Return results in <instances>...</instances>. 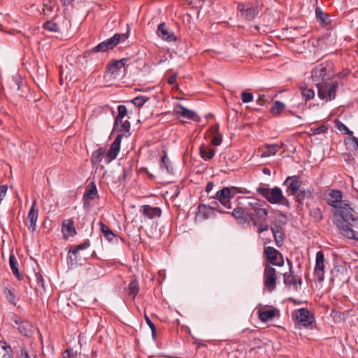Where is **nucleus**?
I'll return each instance as SVG.
<instances>
[{
	"mask_svg": "<svg viewBox=\"0 0 358 358\" xmlns=\"http://www.w3.org/2000/svg\"><path fill=\"white\" fill-rule=\"evenodd\" d=\"M343 193L338 189H331L327 197V204L333 208V223L339 233L350 239L358 241V216L348 201L342 200Z\"/></svg>",
	"mask_w": 358,
	"mask_h": 358,
	"instance_id": "nucleus-1",
	"label": "nucleus"
},
{
	"mask_svg": "<svg viewBox=\"0 0 358 358\" xmlns=\"http://www.w3.org/2000/svg\"><path fill=\"white\" fill-rule=\"evenodd\" d=\"M263 203H265V201L251 198L250 201L248 202V206H245L248 216L252 224L257 227V231L259 234L269 229V227L266 224L268 212L267 209L262 207Z\"/></svg>",
	"mask_w": 358,
	"mask_h": 358,
	"instance_id": "nucleus-2",
	"label": "nucleus"
},
{
	"mask_svg": "<svg viewBox=\"0 0 358 358\" xmlns=\"http://www.w3.org/2000/svg\"><path fill=\"white\" fill-rule=\"evenodd\" d=\"M257 192L271 204H282L288 208H290L289 200L283 196L280 187L270 188L268 184L260 183L257 187Z\"/></svg>",
	"mask_w": 358,
	"mask_h": 358,
	"instance_id": "nucleus-3",
	"label": "nucleus"
},
{
	"mask_svg": "<svg viewBox=\"0 0 358 358\" xmlns=\"http://www.w3.org/2000/svg\"><path fill=\"white\" fill-rule=\"evenodd\" d=\"M129 37V31L123 34H115L113 36L106 39V41L99 43L92 50L86 51L85 55H90L94 52H105L108 50H113L120 42L125 41Z\"/></svg>",
	"mask_w": 358,
	"mask_h": 358,
	"instance_id": "nucleus-4",
	"label": "nucleus"
},
{
	"mask_svg": "<svg viewBox=\"0 0 358 358\" xmlns=\"http://www.w3.org/2000/svg\"><path fill=\"white\" fill-rule=\"evenodd\" d=\"M90 246V240H86L84 243L76 245L73 249L69 250L68 252V266L70 268H73L78 265H81L83 262L86 261L87 257L80 253V250H83Z\"/></svg>",
	"mask_w": 358,
	"mask_h": 358,
	"instance_id": "nucleus-5",
	"label": "nucleus"
},
{
	"mask_svg": "<svg viewBox=\"0 0 358 358\" xmlns=\"http://www.w3.org/2000/svg\"><path fill=\"white\" fill-rule=\"evenodd\" d=\"M317 96L322 99L326 101H332L336 97V91L338 88V81H334L329 84L317 83Z\"/></svg>",
	"mask_w": 358,
	"mask_h": 358,
	"instance_id": "nucleus-6",
	"label": "nucleus"
},
{
	"mask_svg": "<svg viewBox=\"0 0 358 358\" xmlns=\"http://www.w3.org/2000/svg\"><path fill=\"white\" fill-rule=\"evenodd\" d=\"M238 10L241 17L247 21L253 20L257 17H260L261 8L257 4L240 3L238 6Z\"/></svg>",
	"mask_w": 358,
	"mask_h": 358,
	"instance_id": "nucleus-7",
	"label": "nucleus"
},
{
	"mask_svg": "<svg viewBox=\"0 0 358 358\" xmlns=\"http://www.w3.org/2000/svg\"><path fill=\"white\" fill-rule=\"evenodd\" d=\"M292 317L304 327H312L315 322L313 315L307 308H300L292 313Z\"/></svg>",
	"mask_w": 358,
	"mask_h": 358,
	"instance_id": "nucleus-8",
	"label": "nucleus"
},
{
	"mask_svg": "<svg viewBox=\"0 0 358 358\" xmlns=\"http://www.w3.org/2000/svg\"><path fill=\"white\" fill-rule=\"evenodd\" d=\"M276 270L269 264H266L264 271V285L269 292H273L276 287Z\"/></svg>",
	"mask_w": 358,
	"mask_h": 358,
	"instance_id": "nucleus-9",
	"label": "nucleus"
},
{
	"mask_svg": "<svg viewBox=\"0 0 358 358\" xmlns=\"http://www.w3.org/2000/svg\"><path fill=\"white\" fill-rule=\"evenodd\" d=\"M264 254L269 263L273 266H282L284 265V259L282 255L275 248L267 246L265 247Z\"/></svg>",
	"mask_w": 358,
	"mask_h": 358,
	"instance_id": "nucleus-10",
	"label": "nucleus"
},
{
	"mask_svg": "<svg viewBox=\"0 0 358 358\" xmlns=\"http://www.w3.org/2000/svg\"><path fill=\"white\" fill-rule=\"evenodd\" d=\"M124 136V134H119L111 143L110 148L105 157V162L109 164L117 157V155L120 150V144L122 139Z\"/></svg>",
	"mask_w": 358,
	"mask_h": 358,
	"instance_id": "nucleus-11",
	"label": "nucleus"
},
{
	"mask_svg": "<svg viewBox=\"0 0 358 358\" xmlns=\"http://www.w3.org/2000/svg\"><path fill=\"white\" fill-rule=\"evenodd\" d=\"M234 197V194L231 193V189L229 187H224L222 189L217 192L215 196L213 197L224 207L231 209V199Z\"/></svg>",
	"mask_w": 358,
	"mask_h": 358,
	"instance_id": "nucleus-12",
	"label": "nucleus"
},
{
	"mask_svg": "<svg viewBox=\"0 0 358 358\" xmlns=\"http://www.w3.org/2000/svg\"><path fill=\"white\" fill-rule=\"evenodd\" d=\"M324 255L322 251H318L316 253L315 266L314 269V275L317 281L322 282L324 279Z\"/></svg>",
	"mask_w": 358,
	"mask_h": 358,
	"instance_id": "nucleus-13",
	"label": "nucleus"
},
{
	"mask_svg": "<svg viewBox=\"0 0 358 358\" xmlns=\"http://www.w3.org/2000/svg\"><path fill=\"white\" fill-rule=\"evenodd\" d=\"M227 214L231 215L240 225H245L249 223L248 211L245 207L243 208L238 205L234 208L232 212L227 211Z\"/></svg>",
	"mask_w": 358,
	"mask_h": 358,
	"instance_id": "nucleus-14",
	"label": "nucleus"
},
{
	"mask_svg": "<svg viewBox=\"0 0 358 358\" xmlns=\"http://www.w3.org/2000/svg\"><path fill=\"white\" fill-rule=\"evenodd\" d=\"M173 113L176 115H180L185 119L192 120L196 122H198L200 120L199 117L194 111L187 109L181 103H177L174 108Z\"/></svg>",
	"mask_w": 358,
	"mask_h": 358,
	"instance_id": "nucleus-15",
	"label": "nucleus"
},
{
	"mask_svg": "<svg viewBox=\"0 0 358 358\" xmlns=\"http://www.w3.org/2000/svg\"><path fill=\"white\" fill-rule=\"evenodd\" d=\"M283 185L287 187V192H290L292 195L295 196L301 187V182L298 176H288L284 181Z\"/></svg>",
	"mask_w": 358,
	"mask_h": 358,
	"instance_id": "nucleus-16",
	"label": "nucleus"
},
{
	"mask_svg": "<svg viewBox=\"0 0 358 358\" xmlns=\"http://www.w3.org/2000/svg\"><path fill=\"white\" fill-rule=\"evenodd\" d=\"M311 77L316 86L317 83H326V80L329 79L328 76L327 75L326 67L322 65L315 66V69L312 70Z\"/></svg>",
	"mask_w": 358,
	"mask_h": 358,
	"instance_id": "nucleus-17",
	"label": "nucleus"
},
{
	"mask_svg": "<svg viewBox=\"0 0 358 358\" xmlns=\"http://www.w3.org/2000/svg\"><path fill=\"white\" fill-rule=\"evenodd\" d=\"M157 34L159 37L168 42L176 41V36L174 33L166 26L164 22H162L158 25Z\"/></svg>",
	"mask_w": 358,
	"mask_h": 358,
	"instance_id": "nucleus-18",
	"label": "nucleus"
},
{
	"mask_svg": "<svg viewBox=\"0 0 358 358\" xmlns=\"http://www.w3.org/2000/svg\"><path fill=\"white\" fill-rule=\"evenodd\" d=\"M129 59V58L125 57L120 60L114 59L110 61L106 66V73L111 75L117 74L120 70L127 64Z\"/></svg>",
	"mask_w": 358,
	"mask_h": 358,
	"instance_id": "nucleus-19",
	"label": "nucleus"
},
{
	"mask_svg": "<svg viewBox=\"0 0 358 358\" xmlns=\"http://www.w3.org/2000/svg\"><path fill=\"white\" fill-rule=\"evenodd\" d=\"M104 275V269L99 264L89 265L85 270V276L90 280H96Z\"/></svg>",
	"mask_w": 358,
	"mask_h": 358,
	"instance_id": "nucleus-20",
	"label": "nucleus"
},
{
	"mask_svg": "<svg viewBox=\"0 0 358 358\" xmlns=\"http://www.w3.org/2000/svg\"><path fill=\"white\" fill-rule=\"evenodd\" d=\"M38 216V208L36 206V201H34L27 215V219L30 222L29 225L28 226V229L32 232L36 229Z\"/></svg>",
	"mask_w": 358,
	"mask_h": 358,
	"instance_id": "nucleus-21",
	"label": "nucleus"
},
{
	"mask_svg": "<svg viewBox=\"0 0 358 358\" xmlns=\"http://www.w3.org/2000/svg\"><path fill=\"white\" fill-rule=\"evenodd\" d=\"M279 310L276 308H262L258 311V316L262 322H266L273 320L275 317L279 316Z\"/></svg>",
	"mask_w": 358,
	"mask_h": 358,
	"instance_id": "nucleus-22",
	"label": "nucleus"
},
{
	"mask_svg": "<svg viewBox=\"0 0 358 358\" xmlns=\"http://www.w3.org/2000/svg\"><path fill=\"white\" fill-rule=\"evenodd\" d=\"M99 225L103 236L109 243H117L118 242V236L108 226L102 222H99Z\"/></svg>",
	"mask_w": 358,
	"mask_h": 358,
	"instance_id": "nucleus-23",
	"label": "nucleus"
},
{
	"mask_svg": "<svg viewBox=\"0 0 358 358\" xmlns=\"http://www.w3.org/2000/svg\"><path fill=\"white\" fill-rule=\"evenodd\" d=\"M62 231L66 238L74 236L76 234L77 232L74 227L73 219H68L63 221Z\"/></svg>",
	"mask_w": 358,
	"mask_h": 358,
	"instance_id": "nucleus-24",
	"label": "nucleus"
},
{
	"mask_svg": "<svg viewBox=\"0 0 358 358\" xmlns=\"http://www.w3.org/2000/svg\"><path fill=\"white\" fill-rule=\"evenodd\" d=\"M142 213L145 217H147L149 219H153L161 216L162 210L159 207L143 205L142 206Z\"/></svg>",
	"mask_w": 358,
	"mask_h": 358,
	"instance_id": "nucleus-25",
	"label": "nucleus"
},
{
	"mask_svg": "<svg viewBox=\"0 0 358 358\" xmlns=\"http://www.w3.org/2000/svg\"><path fill=\"white\" fill-rule=\"evenodd\" d=\"M15 324L18 325L20 333L25 336H30L32 334V325L27 321L22 320L20 317L15 320Z\"/></svg>",
	"mask_w": 358,
	"mask_h": 358,
	"instance_id": "nucleus-26",
	"label": "nucleus"
},
{
	"mask_svg": "<svg viewBox=\"0 0 358 358\" xmlns=\"http://www.w3.org/2000/svg\"><path fill=\"white\" fill-rule=\"evenodd\" d=\"M315 15L317 21L322 26L329 25L331 22L330 16L327 13L322 11L320 7L315 8Z\"/></svg>",
	"mask_w": 358,
	"mask_h": 358,
	"instance_id": "nucleus-27",
	"label": "nucleus"
},
{
	"mask_svg": "<svg viewBox=\"0 0 358 358\" xmlns=\"http://www.w3.org/2000/svg\"><path fill=\"white\" fill-rule=\"evenodd\" d=\"M264 148L266 150L263 151L260 155L262 158L275 155L281 146H279L278 144H265Z\"/></svg>",
	"mask_w": 358,
	"mask_h": 358,
	"instance_id": "nucleus-28",
	"label": "nucleus"
},
{
	"mask_svg": "<svg viewBox=\"0 0 358 358\" xmlns=\"http://www.w3.org/2000/svg\"><path fill=\"white\" fill-rule=\"evenodd\" d=\"M215 150L212 148H209L204 145H202L199 148V155L204 160H208L213 158L215 156Z\"/></svg>",
	"mask_w": 358,
	"mask_h": 358,
	"instance_id": "nucleus-29",
	"label": "nucleus"
},
{
	"mask_svg": "<svg viewBox=\"0 0 358 358\" xmlns=\"http://www.w3.org/2000/svg\"><path fill=\"white\" fill-rule=\"evenodd\" d=\"M83 197H87L88 199L93 200L98 197V191L94 182H90L85 189V192Z\"/></svg>",
	"mask_w": 358,
	"mask_h": 358,
	"instance_id": "nucleus-30",
	"label": "nucleus"
},
{
	"mask_svg": "<svg viewBox=\"0 0 358 358\" xmlns=\"http://www.w3.org/2000/svg\"><path fill=\"white\" fill-rule=\"evenodd\" d=\"M9 264L13 275L19 280H22L23 277L18 270V262L17 259L13 255L9 257Z\"/></svg>",
	"mask_w": 358,
	"mask_h": 358,
	"instance_id": "nucleus-31",
	"label": "nucleus"
},
{
	"mask_svg": "<svg viewBox=\"0 0 358 358\" xmlns=\"http://www.w3.org/2000/svg\"><path fill=\"white\" fill-rule=\"evenodd\" d=\"M0 358H13L11 347L2 341H0Z\"/></svg>",
	"mask_w": 358,
	"mask_h": 358,
	"instance_id": "nucleus-32",
	"label": "nucleus"
},
{
	"mask_svg": "<svg viewBox=\"0 0 358 358\" xmlns=\"http://www.w3.org/2000/svg\"><path fill=\"white\" fill-rule=\"evenodd\" d=\"M105 150L102 148L94 150L91 156V163L92 166L97 165L99 164L103 158Z\"/></svg>",
	"mask_w": 358,
	"mask_h": 358,
	"instance_id": "nucleus-33",
	"label": "nucleus"
},
{
	"mask_svg": "<svg viewBox=\"0 0 358 358\" xmlns=\"http://www.w3.org/2000/svg\"><path fill=\"white\" fill-rule=\"evenodd\" d=\"M160 168L165 169L167 173L172 174L173 173V169L171 166V161L166 152H164V155L161 157Z\"/></svg>",
	"mask_w": 358,
	"mask_h": 358,
	"instance_id": "nucleus-34",
	"label": "nucleus"
},
{
	"mask_svg": "<svg viewBox=\"0 0 358 358\" xmlns=\"http://www.w3.org/2000/svg\"><path fill=\"white\" fill-rule=\"evenodd\" d=\"M285 108V104L280 101L276 100L273 103L270 113L274 116L280 115Z\"/></svg>",
	"mask_w": 358,
	"mask_h": 358,
	"instance_id": "nucleus-35",
	"label": "nucleus"
},
{
	"mask_svg": "<svg viewBox=\"0 0 358 358\" xmlns=\"http://www.w3.org/2000/svg\"><path fill=\"white\" fill-rule=\"evenodd\" d=\"M294 273H285L283 275L284 278V283L286 286H293L294 289L295 290H297L298 287L296 286V276L294 275Z\"/></svg>",
	"mask_w": 358,
	"mask_h": 358,
	"instance_id": "nucleus-36",
	"label": "nucleus"
},
{
	"mask_svg": "<svg viewBox=\"0 0 358 358\" xmlns=\"http://www.w3.org/2000/svg\"><path fill=\"white\" fill-rule=\"evenodd\" d=\"M335 278H338L340 280H346L348 277L347 276L348 270L345 267L339 266L334 268L333 271Z\"/></svg>",
	"mask_w": 358,
	"mask_h": 358,
	"instance_id": "nucleus-37",
	"label": "nucleus"
},
{
	"mask_svg": "<svg viewBox=\"0 0 358 358\" xmlns=\"http://www.w3.org/2000/svg\"><path fill=\"white\" fill-rule=\"evenodd\" d=\"M271 230L273 233L275 244L278 247H280L282 245V241H278V234L280 232V227L276 223L275 221L271 222Z\"/></svg>",
	"mask_w": 358,
	"mask_h": 358,
	"instance_id": "nucleus-38",
	"label": "nucleus"
},
{
	"mask_svg": "<svg viewBox=\"0 0 358 358\" xmlns=\"http://www.w3.org/2000/svg\"><path fill=\"white\" fill-rule=\"evenodd\" d=\"M297 201H300L305 199H311L313 197L312 191L310 189H305L304 188H299L297 194L295 195Z\"/></svg>",
	"mask_w": 358,
	"mask_h": 358,
	"instance_id": "nucleus-39",
	"label": "nucleus"
},
{
	"mask_svg": "<svg viewBox=\"0 0 358 358\" xmlns=\"http://www.w3.org/2000/svg\"><path fill=\"white\" fill-rule=\"evenodd\" d=\"M129 294L133 296V299L138 294L139 285L136 279H134L130 281L128 285Z\"/></svg>",
	"mask_w": 358,
	"mask_h": 358,
	"instance_id": "nucleus-40",
	"label": "nucleus"
},
{
	"mask_svg": "<svg viewBox=\"0 0 358 358\" xmlns=\"http://www.w3.org/2000/svg\"><path fill=\"white\" fill-rule=\"evenodd\" d=\"M299 88L301 91L302 96L306 101L314 98L315 92L313 89L307 88L305 85L300 86Z\"/></svg>",
	"mask_w": 358,
	"mask_h": 358,
	"instance_id": "nucleus-41",
	"label": "nucleus"
},
{
	"mask_svg": "<svg viewBox=\"0 0 358 358\" xmlns=\"http://www.w3.org/2000/svg\"><path fill=\"white\" fill-rule=\"evenodd\" d=\"M130 127L131 124L129 120H124V122L117 126V129H115V131H117L120 132V134H124V136H127V134H128V136H129L130 134Z\"/></svg>",
	"mask_w": 358,
	"mask_h": 358,
	"instance_id": "nucleus-42",
	"label": "nucleus"
},
{
	"mask_svg": "<svg viewBox=\"0 0 358 358\" xmlns=\"http://www.w3.org/2000/svg\"><path fill=\"white\" fill-rule=\"evenodd\" d=\"M310 215L315 222H320L322 220L323 216L320 208L315 207L310 210Z\"/></svg>",
	"mask_w": 358,
	"mask_h": 358,
	"instance_id": "nucleus-43",
	"label": "nucleus"
},
{
	"mask_svg": "<svg viewBox=\"0 0 358 358\" xmlns=\"http://www.w3.org/2000/svg\"><path fill=\"white\" fill-rule=\"evenodd\" d=\"M3 294L6 299V300L13 306L16 305L15 303V294L8 288L5 287L3 289Z\"/></svg>",
	"mask_w": 358,
	"mask_h": 358,
	"instance_id": "nucleus-44",
	"label": "nucleus"
},
{
	"mask_svg": "<svg viewBox=\"0 0 358 358\" xmlns=\"http://www.w3.org/2000/svg\"><path fill=\"white\" fill-rule=\"evenodd\" d=\"M207 207L209 210H216L221 214L227 213V211H224L222 209V208L219 205V201L214 199L208 205H207Z\"/></svg>",
	"mask_w": 358,
	"mask_h": 358,
	"instance_id": "nucleus-45",
	"label": "nucleus"
},
{
	"mask_svg": "<svg viewBox=\"0 0 358 358\" xmlns=\"http://www.w3.org/2000/svg\"><path fill=\"white\" fill-rule=\"evenodd\" d=\"M148 100H149V98L147 97L146 96H138L134 98L131 100V102L134 106L140 108V107L143 106L145 103V102L148 101Z\"/></svg>",
	"mask_w": 358,
	"mask_h": 358,
	"instance_id": "nucleus-46",
	"label": "nucleus"
},
{
	"mask_svg": "<svg viewBox=\"0 0 358 358\" xmlns=\"http://www.w3.org/2000/svg\"><path fill=\"white\" fill-rule=\"evenodd\" d=\"M43 27L44 29H46L52 32H57L59 31L57 24L52 21L48 20L43 24Z\"/></svg>",
	"mask_w": 358,
	"mask_h": 358,
	"instance_id": "nucleus-47",
	"label": "nucleus"
},
{
	"mask_svg": "<svg viewBox=\"0 0 358 358\" xmlns=\"http://www.w3.org/2000/svg\"><path fill=\"white\" fill-rule=\"evenodd\" d=\"M218 129L219 127L217 125L215 129L216 134L211 139V143L215 146L220 145L222 142V136L218 132Z\"/></svg>",
	"mask_w": 358,
	"mask_h": 358,
	"instance_id": "nucleus-48",
	"label": "nucleus"
},
{
	"mask_svg": "<svg viewBox=\"0 0 358 358\" xmlns=\"http://www.w3.org/2000/svg\"><path fill=\"white\" fill-rule=\"evenodd\" d=\"M345 143L346 145L352 146L354 150L358 149V138L356 136L345 138Z\"/></svg>",
	"mask_w": 358,
	"mask_h": 358,
	"instance_id": "nucleus-49",
	"label": "nucleus"
},
{
	"mask_svg": "<svg viewBox=\"0 0 358 358\" xmlns=\"http://www.w3.org/2000/svg\"><path fill=\"white\" fill-rule=\"evenodd\" d=\"M336 124L337 128L340 131H343L345 134H348L349 136H352L353 132L352 131L350 130L347 126H345L343 122L339 121L338 120H336Z\"/></svg>",
	"mask_w": 358,
	"mask_h": 358,
	"instance_id": "nucleus-50",
	"label": "nucleus"
},
{
	"mask_svg": "<svg viewBox=\"0 0 358 358\" xmlns=\"http://www.w3.org/2000/svg\"><path fill=\"white\" fill-rule=\"evenodd\" d=\"M35 278L37 287H40L43 291H45V281L42 274L40 272L35 273Z\"/></svg>",
	"mask_w": 358,
	"mask_h": 358,
	"instance_id": "nucleus-51",
	"label": "nucleus"
},
{
	"mask_svg": "<svg viewBox=\"0 0 358 358\" xmlns=\"http://www.w3.org/2000/svg\"><path fill=\"white\" fill-rule=\"evenodd\" d=\"M198 210L200 214L203 216L204 219H207L209 217V209L206 204H199L198 206Z\"/></svg>",
	"mask_w": 358,
	"mask_h": 358,
	"instance_id": "nucleus-52",
	"label": "nucleus"
},
{
	"mask_svg": "<svg viewBox=\"0 0 358 358\" xmlns=\"http://www.w3.org/2000/svg\"><path fill=\"white\" fill-rule=\"evenodd\" d=\"M43 13L46 15L45 10H46L48 13H52L55 7V3L52 0H45L43 3Z\"/></svg>",
	"mask_w": 358,
	"mask_h": 358,
	"instance_id": "nucleus-53",
	"label": "nucleus"
},
{
	"mask_svg": "<svg viewBox=\"0 0 358 358\" xmlns=\"http://www.w3.org/2000/svg\"><path fill=\"white\" fill-rule=\"evenodd\" d=\"M241 100L243 103H250L253 100V95L252 93L243 92L241 93Z\"/></svg>",
	"mask_w": 358,
	"mask_h": 358,
	"instance_id": "nucleus-54",
	"label": "nucleus"
},
{
	"mask_svg": "<svg viewBox=\"0 0 358 358\" xmlns=\"http://www.w3.org/2000/svg\"><path fill=\"white\" fill-rule=\"evenodd\" d=\"M127 113V107L124 105H120L117 107V117L118 120L120 118H124Z\"/></svg>",
	"mask_w": 358,
	"mask_h": 358,
	"instance_id": "nucleus-55",
	"label": "nucleus"
},
{
	"mask_svg": "<svg viewBox=\"0 0 358 358\" xmlns=\"http://www.w3.org/2000/svg\"><path fill=\"white\" fill-rule=\"evenodd\" d=\"M328 130V128L325 125H322L320 127H318L317 128L313 129V134H324L327 133Z\"/></svg>",
	"mask_w": 358,
	"mask_h": 358,
	"instance_id": "nucleus-56",
	"label": "nucleus"
},
{
	"mask_svg": "<svg viewBox=\"0 0 358 358\" xmlns=\"http://www.w3.org/2000/svg\"><path fill=\"white\" fill-rule=\"evenodd\" d=\"M13 80L15 81V85H17V90H20L21 86L22 85V80L20 76H15L13 77Z\"/></svg>",
	"mask_w": 358,
	"mask_h": 358,
	"instance_id": "nucleus-57",
	"label": "nucleus"
},
{
	"mask_svg": "<svg viewBox=\"0 0 358 358\" xmlns=\"http://www.w3.org/2000/svg\"><path fill=\"white\" fill-rule=\"evenodd\" d=\"M19 358H31L27 350L24 348L20 349V355Z\"/></svg>",
	"mask_w": 358,
	"mask_h": 358,
	"instance_id": "nucleus-58",
	"label": "nucleus"
},
{
	"mask_svg": "<svg viewBox=\"0 0 358 358\" xmlns=\"http://www.w3.org/2000/svg\"><path fill=\"white\" fill-rule=\"evenodd\" d=\"M259 106H264L267 103V100L264 98V96H259L256 101Z\"/></svg>",
	"mask_w": 358,
	"mask_h": 358,
	"instance_id": "nucleus-59",
	"label": "nucleus"
},
{
	"mask_svg": "<svg viewBox=\"0 0 358 358\" xmlns=\"http://www.w3.org/2000/svg\"><path fill=\"white\" fill-rule=\"evenodd\" d=\"M123 122H124L123 118H120L118 120L117 117H115L113 130L115 131V129H117V127L122 124Z\"/></svg>",
	"mask_w": 358,
	"mask_h": 358,
	"instance_id": "nucleus-60",
	"label": "nucleus"
},
{
	"mask_svg": "<svg viewBox=\"0 0 358 358\" xmlns=\"http://www.w3.org/2000/svg\"><path fill=\"white\" fill-rule=\"evenodd\" d=\"M73 356V352L71 349L66 350L63 353L64 358H70Z\"/></svg>",
	"mask_w": 358,
	"mask_h": 358,
	"instance_id": "nucleus-61",
	"label": "nucleus"
},
{
	"mask_svg": "<svg viewBox=\"0 0 358 358\" xmlns=\"http://www.w3.org/2000/svg\"><path fill=\"white\" fill-rule=\"evenodd\" d=\"M145 320L147 324L150 328V329H152L155 327H156L155 324L151 321V320L149 318V317L147 315H145Z\"/></svg>",
	"mask_w": 358,
	"mask_h": 358,
	"instance_id": "nucleus-62",
	"label": "nucleus"
},
{
	"mask_svg": "<svg viewBox=\"0 0 358 358\" xmlns=\"http://www.w3.org/2000/svg\"><path fill=\"white\" fill-rule=\"evenodd\" d=\"M213 187H214L213 182H212V181L208 182L206 184V189H205L206 192L208 193L210 192L213 189Z\"/></svg>",
	"mask_w": 358,
	"mask_h": 358,
	"instance_id": "nucleus-63",
	"label": "nucleus"
},
{
	"mask_svg": "<svg viewBox=\"0 0 358 358\" xmlns=\"http://www.w3.org/2000/svg\"><path fill=\"white\" fill-rule=\"evenodd\" d=\"M176 78H177V75L176 74L172 75L171 76H170L169 78L168 83L170 84V85L174 84L176 80Z\"/></svg>",
	"mask_w": 358,
	"mask_h": 358,
	"instance_id": "nucleus-64",
	"label": "nucleus"
}]
</instances>
